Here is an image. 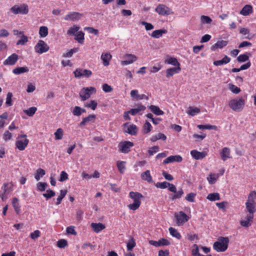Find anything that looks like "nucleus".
<instances>
[{
	"mask_svg": "<svg viewBox=\"0 0 256 256\" xmlns=\"http://www.w3.org/2000/svg\"><path fill=\"white\" fill-rule=\"evenodd\" d=\"M200 22L202 24H210L212 19L208 16L202 15L200 17Z\"/></svg>",
	"mask_w": 256,
	"mask_h": 256,
	"instance_id": "obj_46",
	"label": "nucleus"
},
{
	"mask_svg": "<svg viewBox=\"0 0 256 256\" xmlns=\"http://www.w3.org/2000/svg\"><path fill=\"white\" fill-rule=\"evenodd\" d=\"M82 16V14L77 12H71L66 15L64 19L66 20L77 21L80 20Z\"/></svg>",
	"mask_w": 256,
	"mask_h": 256,
	"instance_id": "obj_13",
	"label": "nucleus"
},
{
	"mask_svg": "<svg viewBox=\"0 0 256 256\" xmlns=\"http://www.w3.org/2000/svg\"><path fill=\"white\" fill-rule=\"evenodd\" d=\"M249 58V56L246 54H240L237 58L238 62H242L248 60Z\"/></svg>",
	"mask_w": 256,
	"mask_h": 256,
	"instance_id": "obj_57",
	"label": "nucleus"
},
{
	"mask_svg": "<svg viewBox=\"0 0 256 256\" xmlns=\"http://www.w3.org/2000/svg\"><path fill=\"white\" fill-rule=\"evenodd\" d=\"M197 127L200 130H217L218 128L216 126L214 125H210V124H199L197 126Z\"/></svg>",
	"mask_w": 256,
	"mask_h": 256,
	"instance_id": "obj_48",
	"label": "nucleus"
},
{
	"mask_svg": "<svg viewBox=\"0 0 256 256\" xmlns=\"http://www.w3.org/2000/svg\"><path fill=\"white\" fill-rule=\"evenodd\" d=\"M169 182H157L156 184V186L158 188H160L162 189L167 188L168 186Z\"/></svg>",
	"mask_w": 256,
	"mask_h": 256,
	"instance_id": "obj_64",
	"label": "nucleus"
},
{
	"mask_svg": "<svg viewBox=\"0 0 256 256\" xmlns=\"http://www.w3.org/2000/svg\"><path fill=\"white\" fill-rule=\"evenodd\" d=\"M10 11L14 14H26L28 12V8L25 4L15 5L10 8Z\"/></svg>",
	"mask_w": 256,
	"mask_h": 256,
	"instance_id": "obj_6",
	"label": "nucleus"
},
{
	"mask_svg": "<svg viewBox=\"0 0 256 256\" xmlns=\"http://www.w3.org/2000/svg\"><path fill=\"white\" fill-rule=\"evenodd\" d=\"M12 204L16 212L18 214H20V208L19 204V200L16 198H14L12 200Z\"/></svg>",
	"mask_w": 256,
	"mask_h": 256,
	"instance_id": "obj_41",
	"label": "nucleus"
},
{
	"mask_svg": "<svg viewBox=\"0 0 256 256\" xmlns=\"http://www.w3.org/2000/svg\"><path fill=\"white\" fill-rule=\"evenodd\" d=\"M124 58L125 60L122 61L120 62L122 66H126L132 64L138 60L137 56L132 54H126Z\"/></svg>",
	"mask_w": 256,
	"mask_h": 256,
	"instance_id": "obj_12",
	"label": "nucleus"
},
{
	"mask_svg": "<svg viewBox=\"0 0 256 256\" xmlns=\"http://www.w3.org/2000/svg\"><path fill=\"white\" fill-rule=\"evenodd\" d=\"M246 208L249 214L254 215V214L256 212V204L246 202Z\"/></svg>",
	"mask_w": 256,
	"mask_h": 256,
	"instance_id": "obj_33",
	"label": "nucleus"
},
{
	"mask_svg": "<svg viewBox=\"0 0 256 256\" xmlns=\"http://www.w3.org/2000/svg\"><path fill=\"white\" fill-rule=\"evenodd\" d=\"M86 108H90L92 110H95L98 106L97 102L94 100H91L90 102H87L84 104Z\"/></svg>",
	"mask_w": 256,
	"mask_h": 256,
	"instance_id": "obj_47",
	"label": "nucleus"
},
{
	"mask_svg": "<svg viewBox=\"0 0 256 256\" xmlns=\"http://www.w3.org/2000/svg\"><path fill=\"white\" fill-rule=\"evenodd\" d=\"M35 52L39 54L47 52L49 50V46L42 40H40L34 46Z\"/></svg>",
	"mask_w": 256,
	"mask_h": 256,
	"instance_id": "obj_8",
	"label": "nucleus"
},
{
	"mask_svg": "<svg viewBox=\"0 0 256 256\" xmlns=\"http://www.w3.org/2000/svg\"><path fill=\"white\" fill-rule=\"evenodd\" d=\"M228 243V238L220 237L216 242H214L213 248L217 252H224L227 250Z\"/></svg>",
	"mask_w": 256,
	"mask_h": 256,
	"instance_id": "obj_3",
	"label": "nucleus"
},
{
	"mask_svg": "<svg viewBox=\"0 0 256 256\" xmlns=\"http://www.w3.org/2000/svg\"><path fill=\"white\" fill-rule=\"evenodd\" d=\"M252 12V8L250 5L245 6L242 10L240 14L243 16H246Z\"/></svg>",
	"mask_w": 256,
	"mask_h": 256,
	"instance_id": "obj_37",
	"label": "nucleus"
},
{
	"mask_svg": "<svg viewBox=\"0 0 256 256\" xmlns=\"http://www.w3.org/2000/svg\"><path fill=\"white\" fill-rule=\"evenodd\" d=\"M48 28L46 26H42L40 28L39 35L40 38H45L48 35Z\"/></svg>",
	"mask_w": 256,
	"mask_h": 256,
	"instance_id": "obj_45",
	"label": "nucleus"
},
{
	"mask_svg": "<svg viewBox=\"0 0 256 256\" xmlns=\"http://www.w3.org/2000/svg\"><path fill=\"white\" fill-rule=\"evenodd\" d=\"M29 69L26 66L17 67L12 70V72L16 75L28 72Z\"/></svg>",
	"mask_w": 256,
	"mask_h": 256,
	"instance_id": "obj_31",
	"label": "nucleus"
},
{
	"mask_svg": "<svg viewBox=\"0 0 256 256\" xmlns=\"http://www.w3.org/2000/svg\"><path fill=\"white\" fill-rule=\"evenodd\" d=\"M164 62L165 64L174 66L175 67H180V63L176 58L168 56Z\"/></svg>",
	"mask_w": 256,
	"mask_h": 256,
	"instance_id": "obj_22",
	"label": "nucleus"
},
{
	"mask_svg": "<svg viewBox=\"0 0 256 256\" xmlns=\"http://www.w3.org/2000/svg\"><path fill=\"white\" fill-rule=\"evenodd\" d=\"M170 233V235L176 238L178 240H180L182 238V236L174 228L172 227H170L168 229Z\"/></svg>",
	"mask_w": 256,
	"mask_h": 256,
	"instance_id": "obj_40",
	"label": "nucleus"
},
{
	"mask_svg": "<svg viewBox=\"0 0 256 256\" xmlns=\"http://www.w3.org/2000/svg\"><path fill=\"white\" fill-rule=\"evenodd\" d=\"M78 48H74L70 50L68 52L64 53L63 54V56L65 58H70L72 56V54L76 52H78Z\"/></svg>",
	"mask_w": 256,
	"mask_h": 256,
	"instance_id": "obj_55",
	"label": "nucleus"
},
{
	"mask_svg": "<svg viewBox=\"0 0 256 256\" xmlns=\"http://www.w3.org/2000/svg\"><path fill=\"white\" fill-rule=\"evenodd\" d=\"M182 160V157L180 155L176 156H170L166 158L163 164H166L170 162H180Z\"/></svg>",
	"mask_w": 256,
	"mask_h": 256,
	"instance_id": "obj_18",
	"label": "nucleus"
},
{
	"mask_svg": "<svg viewBox=\"0 0 256 256\" xmlns=\"http://www.w3.org/2000/svg\"><path fill=\"white\" fill-rule=\"evenodd\" d=\"M18 56L14 53L8 56L4 62L3 64L4 66H14L18 62Z\"/></svg>",
	"mask_w": 256,
	"mask_h": 256,
	"instance_id": "obj_11",
	"label": "nucleus"
},
{
	"mask_svg": "<svg viewBox=\"0 0 256 256\" xmlns=\"http://www.w3.org/2000/svg\"><path fill=\"white\" fill-rule=\"evenodd\" d=\"M230 60V58L226 56L222 60H216L214 62V64L216 66H222L228 64Z\"/></svg>",
	"mask_w": 256,
	"mask_h": 256,
	"instance_id": "obj_35",
	"label": "nucleus"
},
{
	"mask_svg": "<svg viewBox=\"0 0 256 256\" xmlns=\"http://www.w3.org/2000/svg\"><path fill=\"white\" fill-rule=\"evenodd\" d=\"M228 41L226 40H218L215 44L211 46V50L212 51H215L217 48H222L228 44Z\"/></svg>",
	"mask_w": 256,
	"mask_h": 256,
	"instance_id": "obj_24",
	"label": "nucleus"
},
{
	"mask_svg": "<svg viewBox=\"0 0 256 256\" xmlns=\"http://www.w3.org/2000/svg\"><path fill=\"white\" fill-rule=\"evenodd\" d=\"M200 109L195 106H189L186 110V113L191 116H194L200 113Z\"/></svg>",
	"mask_w": 256,
	"mask_h": 256,
	"instance_id": "obj_29",
	"label": "nucleus"
},
{
	"mask_svg": "<svg viewBox=\"0 0 256 256\" xmlns=\"http://www.w3.org/2000/svg\"><path fill=\"white\" fill-rule=\"evenodd\" d=\"M230 149L228 148L225 147L222 149V151L220 153V154L224 161H226L228 158H230Z\"/></svg>",
	"mask_w": 256,
	"mask_h": 256,
	"instance_id": "obj_27",
	"label": "nucleus"
},
{
	"mask_svg": "<svg viewBox=\"0 0 256 256\" xmlns=\"http://www.w3.org/2000/svg\"><path fill=\"white\" fill-rule=\"evenodd\" d=\"M56 194L55 192L52 190H48L46 191V193L43 194V196L46 199H50L54 196Z\"/></svg>",
	"mask_w": 256,
	"mask_h": 256,
	"instance_id": "obj_56",
	"label": "nucleus"
},
{
	"mask_svg": "<svg viewBox=\"0 0 256 256\" xmlns=\"http://www.w3.org/2000/svg\"><path fill=\"white\" fill-rule=\"evenodd\" d=\"M149 244L150 245L154 246L156 247H158L160 246H168L170 244V242L165 238H160L158 241L150 240L149 241Z\"/></svg>",
	"mask_w": 256,
	"mask_h": 256,
	"instance_id": "obj_14",
	"label": "nucleus"
},
{
	"mask_svg": "<svg viewBox=\"0 0 256 256\" xmlns=\"http://www.w3.org/2000/svg\"><path fill=\"white\" fill-rule=\"evenodd\" d=\"M36 110L37 108L35 106H32L27 110H24V112L28 116H32Z\"/></svg>",
	"mask_w": 256,
	"mask_h": 256,
	"instance_id": "obj_50",
	"label": "nucleus"
},
{
	"mask_svg": "<svg viewBox=\"0 0 256 256\" xmlns=\"http://www.w3.org/2000/svg\"><path fill=\"white\" fill-rule=\"evenodd\" d=\"M12 92H8L6 95V104L7 106H11L12 104Z\"/></svg>",
	"mask_w": 256,
	"mask_h": 256,
	"instance_id": "obj_58",
	"label": "nucleus"
},
{
	"mask_svg": "<svg viewBox=\"0 0 256 256\" xmlns=\"http://www.w3.org/2000/svg\"><path fill=\"white\" fill-rule=\"evenodd\" d=\"M180 70V67H174L169 68L166 70V76L167 78L172 76L174 74L179 73Z\"/></svg>",
	"mask_w": 256,
	"mask_h": 256,
	"instance_id": "obj_26",
	"label": "nucleus"
},
{
	"mask_svg": "<svg viewBox=\"0 0 256 256\" xmlns=\"http://www.w3.org/2000/svg\"><path fill=\"white\" fill-rule=\"evenodd\" d=\"M126 162L124 161H118L117 162V167L121 174H123L126 170Z\"/></svg>",
	"mask_w": 256,
	"mask_h": 256,
	"instance_id": "obj_44",
	"label": "nucleus"
},
{
	"mask_svg": "<svg viewBox=\"0 0 256 256\" xmlns=\"http://www.w3.org/2000/svg\"><path fill=\"white\" fill-rule=\"evenodd\" d=\"M134 144L130 141H122L118 144V150L124 154H128L130 151Z\"/></svg>",
	"mask_w": 256,
	"mask_h": 256,
	"instance_id": "obj_7",
	"label": "nucleus"
},
{
	"mask_svg": "<svg viewBox=\"0 0 256 256\" xmlns=\"http://www.w3.org/2000/svg\"><path fill=\"white\" fill-rule=\"evenodd\" d=\"M254 218V215L248 214L245 219L242 220L240 222L242 226L248 228L252 225V220Z\"/></svg>",
	"mask_w": 256,
	"mask_h": 256,
	"instance_id": "obj_19",
	"label": "nucleus"
},
{
	"mask_svg": "<svg viewBox=\"0 0 256 256\" xmlns=\"http://www.w3.org/2000/svg\"><path fill=\"white\" fill-rule=\"evenodd\" d=\"M192 254L193 256H198L200 254L199 252L198 246L197 244H194L192 246Z\"/></svg>",
	"mask_w": 256,
	"mask_h": 256,
	"instance_id": "obj_59",
	"label": "nucleus"
},
{
	"mask_svg": "<svg viewBox=\"0 0 256 256\" xmlns=\"http://www.w3.org/2000/svg\"><path fill=\"white\" fill-rule=\"evenodd\" d=\"M80 28L79 26L74 25L68 30L67 34L69 36H75L78 32Z\"/></svg>",
	"mask_w": 256,
	"mask_h": 256,
	"instance_id": "obj_43",
	"label": "nucleus"
},
{
	"mask_svg": "<svg viewBox=\"0 0 256 256\" xmlns=\"http://www.w3.org/2000/svg\"><path fill=\"white\" fill-rule=\"evenodd\" d=\"M168 31L166 30L160 29L154 30L150 36L154 38H158L162 37L164 34H167Z\"/></svg>",
	"mask_w": 256,
	"mask_h": 256,
	"instance_id": "obj_21",
	"label": "nucleus"
},
{
	"mask_svg": "<svg viewBox=\"0 0 256 256\" xmlns=\"http://www.w3.org/2000/svg\"><path fill=\"white\" fill-rule=\"evenodd\" d=\"M96 117V116L94 114H90L88 116L82 118V121L80 124V126H83L90 122H93L94 120Z\"/></svg>",
	"mask_w": 256,
	"mask_h": 256,
	"instance_id": "obj_30",
	"label": "nucleus"
},
{
	"mask_svg": "<svg viewBox=\"0 0 256 256\" xmlns=\"http://www.w3.org/2000/svg\"><path fill=\"white\" fill-rule=\"evenodd\" d=\"M96 88L93 86L84 88L80 92L79 94L82 100L84 101L88 99L92 94H96Z\"/></svg>",
	"mask_w": 256,
	"mask_h": 256,
	"instance_id": "obj_5",
	"label": "nucleus"
},
{
	"mask_svg": "<svg viewBox=\"0 0 256 256\" xmlns=\"http://www.w3.org/2000/svg\"><path fill=\"white\" fill-rule=\"evenodd\" d=\"M174 216L176 220V224L178 226H182L189 220V217L182 211L176 213Z\"/></svg>",
	"mask_w": 256,
	"mask_h": 256,
	"instance_id": "obj_9",
	"label": "nucleus"
},
{
	"mask_svg": "<svg viewBox=\"0 0 256 256\" xmlns=\"http://www.w3.org/2000/svg\"><path fill=\"white\" fill-rule=\"evenodd\" d=\"M148 108L154 114L157 116L162 115L164 113L162 110L156 106L151 105Z\"/></svg>",
	"mask_w": 256,
	"mask_h": 256,
	"instance_id": "obj_38",
	"label": "nucleus"
},
{
	"mask_svg": "<svg viewBox=\"0 0 256 256\" xmlns=\"http://www.w3.org/2000/svg\"><path fill=\"white\" fill-rule=\"evenodd\" d=\"M46 174L45 170L42 168H38L36 170L34 178L36 180H39L40 178L42 177Z\"/></svg>",
	"mask_w": 256,
	"mask_h": 256,
	"instance_id": "obj_53",
	"label": "nucleus"
},
{
	"mask_svg": "<svg viewBox=\"0 0 256 256\" xmlns=\"http://www.w3.org/2000/svg\"><path fill=\"white\" fill-rule=\"evenodd\" d=\"M74 73V76L78 78H80L82 76L89 78L92 74V72L90 70H83L80 68H76Z\"/></svg>",
	"mask_w": 256,
	"mask_h": 256,
	"instance_id": "obj_10",
	"label": "nucleus"
},
{
	"mask_svg": "<svg viewBox=\"0 0 256 256\" xmlns=\"http://www.w3.org/2000/svg\"><path fill=\"white\" fill-rule=\"evenodd\" d=\"M228 86L229 90L234 94H238L241 91V90L240 88L238 87L237 86L234 85L232 84H228Z\"/></svg>",
	"mask_w": 256,
	"mask_h": 256,
	"instance_id": "obj_51",
	"label": "nucleus"
},
{
	"mask_svg": "<svg viewBox=\"0 0 256 256\" xmlns=\"http://www.w3.org/2000/svg\"><path fill=\"white\" fill-rule=\"evenodd\" d=\"M129 197L132 201V203L128 206V209L132 210H138L141 204L142 195L138 192H130L129 193Z\"/></svg>",
	"mask_w": 256,
	"mask_h": 256,
	"instance_id": "obj_1",
	"label": "nucleus"
},
{
	"mask_svg": "<svg viewBox=\"0 0 256 256\" xmlns=\"http://www.w3.org/2000/svg\"><path fill=\"white\" fill-rule=\"evenodd\" d=\"M29 143L27 136L25 134H18L16 138L15 146L19 150L22 151L25 150Z\"/></svg>",
	"mask_w": 256,
	"mask_h": 256,
	"instance_id": "obj_4",
	"label": "nucleus"
},
{
	"mask_svg": "<svg viewBox=\"0 0 256 256\" xmlns=\"http://www.w3.org/2000/svg\"><path fill=\"white\" fill-rule=\"evenodd\" d=\"M190 154L193 158L196 160L202 159L207 156V152H198L196 150H192L190 151Z\"/></svg>",
	"mask_w": 256,
	"mask_h": 256,
	"instance_id": "obj_17",
	"label": "nucleus"
},
{
	"mask_svg": "<svg viewBox=\"0 0 256 256\" xmlns=\"http://www.w3.org/2000/svg\"><path fill=\"white\" fill-rule=\"evenodd\" d=\"M136 246L135 240L134 238H132L126 244L127 250L128 251H131L133 248Z\"/></svg>",
	"mask_w": 256,
	"mask_h": 256,
	"instance_id": "obj_54",
	"label": "nucleus"
},
{
	"mask_svg": "<svg viewBox=\"0 0 256 256\" xmlns=\"http://www.w3.org/2000/svg\"><path fill=\"white\" fill-rule=\"evenodd\" d=\"M206 198L211 202H214L220 200V197L219 193L214 192L209 194L207 196Z\"/></svg>",
	"mask_w": 256,
	"mask_h": 256,
	"instance_id": "obj_34",
	"label": "nucleus"
},
{
	"mask_svg": "<svg viewBox=\"0 0 256 256\" xmlns=\"http://www.w3.org/2000/svg\"><path fill=\"white\" fill-rule=\"evenodd\" d=\"M146 107L142 105H138V106L137 108H132L130 110V114L134 116L140 112L141 111H143L145 110Z\"/></svg>",
	"mask_w": 256,
	"mask_h": 256,
	"instance_id": "obj_39",
	"label": "nucleus"
},
{
	"mask_svg": "<svg viewBox=\"0 0 256 256\" xmlns=\"http://www.w3.org/2000/svg\"><path fill=\"white\" fill-rule=\"evenodd\" d=\"M68 245L67 241L64 239H61L58 241L57 246L59 248H64Z\"/></svg>",
	"mask_w": 256,
	"mask_h": 256,
	"instance_id": "obj_61",
	"label": "nucleus"
},
{
	"mask_svg": "<svg viewBox=\"0 0 256 256\" xmlns=\"http://www.w3.org/2000/svg\"><path fill=\"white\" fill-rule=\"evenodd\" d=\"M124 128H126L127 130L126 132L132 136H136L138 132L137 126L134 124H129L126 123L124 124Z\"/></svg>",
	"mask_w": 256,
	"mask_h": 256,
	"instance_id": "obj_15",
	"label": "nucleus"
},
{
	"mask_svg": "<svg viewBox=\"0 0 256 256\" xmlns=\"http://www.w3.org/2000/svg\"><path fill=\"white\" fill-rule=\"evenodd\" d=\"M54 135L55 136L56 140H60L62 139L64 136V131L62 128H58L54 132Z\"/></svg>",
	"mask_w": 256,
	"mask_h": 256,
	"instance_id": "obj_52",
	"label": "nucleus"
},
{
	"mask_svg": "<svg viewBox=\"0 0 256 256\" xmlns=\"http://www.w3.org/2000/svg\"><path fill=\"white\" fill-rule=\"evenodd\" d=\"M40 232L38 230H35L34 232L30 233V237L32 239L35 240L40 236Z\"/></svg>",
	"mask_w": 256,
	"mask_h": 256,
	"instance_id": "obj_63",
	"label": "nucleus"
},
{
	"mask_svg": "<svg viewBox=\"0 0 256 256\" xmlns=\"http://www.w3.org/2000/svg\"><path fill=\"white\" fill-rule=\"evenodd\" d=\"M246 202L256 204V191H252L249 194Z\"/></svg>",
	"mask_w": 256,
	"mask_h": 256,
	"instance_id": "obj_32",
	"label": "nucleus"
},
{
	"mask_svg": "<svg viewBox=\"0 0 256 256\" xmlns=\"http://www.w3.org/2000/svg\"><path fill=\"white\" fill-rule=\"evenodd\" d=\"M142 130L144 134H148L152 130V126L149 122L146 121L143 126Z\"/></svg>",
	"mask_w": 256,
	"mask_h": 256,
	"instance_id": "obj_49",
	"label": "nucleus"
},
{
	"mask_svg": "<svg viewBox=\"0 0 256 256\" xmlns=\"http://www.w3.org/2000/svg\"><path fill=\"white\" fill-rule=\"evenodd\" d=\"M90 226L92 230L96 233L100 232L106 228L104 224L100 222H92L90 224Z\"/></svg>",
	"mask_w": 256,
	"mask_h": 256,
	"instance_id": "obj_23",
	"label": "nucleus"
},
{
	"mask_svg": "<svg viewBox=\"0 0 256 256\" xmlns=\"http://www.w3.org/2000/svg\"><path fill=\"white\" fill-rule=\"evenodd\" d=\"M12 134L9 130H6L4 132L3 134V140L5 142H8L12 139Z\"/></svg>",
	"mask_w": 256,
	"mask_h": 256,
	"instance_id": "obj_60",
	"label": "nucleus"
},
{
	"mask_svg": "<svg viewBox=\"0 0 256 256\" xmlns=\"http://www.w3.org/2000/svg\"><path fill=\"white\" fill-rule=\"evenodd\" d=\"M47 186L48 184L46 182H39L36 184L38 190L40 192L44 191Z\"/></svg>",
	"mask_w": 256,
	"mask_h": 256,
	"instance_id": "obj_62",
	"label": "nucleus"
},
{
	"mask_svg": "<svg viewBox=\"0 0 256 256\" xmlns=\"http://www.w3.org/2000/svg\"><path fill=\"white\" fill-rule=\"evenodd\" d=\"M166 136L162 133H158L157 134H155L152 136L150 140L152 142H154L158 140H166Z\"/></svg>",
	"mask_w": 256,
	"mask_h": 256,
	"instance_id": "obj_36",
	"label": "nucleus"
},
{
	"mask_svg": "<svg viewBox=\"0 0 256 256\" xmlns=\"http://www.w3.org/2000/svg\"><path fill=\"white\" fill-rule=\"evenodd\" d=\"M156 12L161 15H169L171 14L172 11L170 9L166 6L160 4L156 8Z\"/></svg>",
	"mask_w": 256,
	"mask_h": 256,
	"instance_id": "obj_16",
	"label": "nucleus"
},
{
	"mask_svg": "<svg viewBox=\"0 0 256 256\" xmlns=\"http://www.w3.org/2000/svg\"><path fill=\"white\" fill-rule=\"evenodd\" d=\"M74 39L80 44H82L84 42V34L82 31L78 32L75 35Z\"/></svg>",
	"mask_w": 256,
	"mask_h": 256,
	"instance_id": "obj_42",
	"label": "nucleus"
},
{
	"mask_svg": "<svg viewBox=\"0 0 256 256\" xmlns=\"http://www.w3.org/2000/svg\"><path fill=\"white\" fill-rule=\"evenodd\" d=\"M219 178L218 174L210 172L208 175L206 179L210 184H214Z\"/></svg>",
	"mask_w": 256,
	"mask_h": 256,
	"instance_id": "obj_25",
	"label": "nucleus"
},
{
	"mask_svg": "<svg viewBox=\"0 0 256 256\" xmlns=\"http://www.w3.org/2000/svg\"><path fill=\"white\" fill-rule=\"evenodd\" d=\"M141 178L143 180H146L149 183H152L153 182L152 178L149 170H147L144 172H142L141 174Z\"/></svg>",
	"mask_w": 256,
	"mask_h": 256,
	"instance_id": "obj_28",
	"label": "nucleus"
},
{
	"mask_svg": "<svg viewBox=\"0 0 256 256\" xmlns=\"http://www.w3.org/2000/svg\"><path fill=\"white\" fill-rule=\"evenodd\" d=\"M246 104V100L242 97L236 98L228 102L229 107L234 111L240 112L242 110Z\"/></svg>",
	"mask_w": 256,
	"mask_h": 256,
	"instance_id": "obj_2",
	"label": "nucleus"
},
{
	"mask_svg": "<svg viewBox=\"0 0 256 256\" xmlns=\"http://www.w3.org/2000/svg\"><path fill=\"white\" fill-rule=\"evenodd\" d=\"M100 58L102 61L104 66H106L110 64V62L112 58V56L110 52L102 53Z\"/></svg>",
	"mask_w": 256,
	"mask_h": 256,
	"instance_id": "obj_20",
	"label": "nucleus"
}]
</instances>
